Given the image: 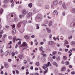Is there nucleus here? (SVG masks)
<instances>
[{"label":"nucleus","instance_id":"nucleus-1","mask_svg":"<svg viewBox=\"0 0 75 75\" xmlns=\"http://www.w3.org/2000/svg\"><path fill=\"white\" fill-rule=\"evenodd\" d=\"M50 64V62H48L47 64H44L43 66H42V68H43V69H45V71H44L43 72V74H46V73L48 72V68H47L49 67Z\"/></svg>","mask_w":75,"mask_h":75},{"label":"nucleus","instance_id":"nucleus-2","mask_svg":"<svg viewBox=\"0 0 75 75\" xmlns=\"http://www.w3.org/2000/svg\"><path fill=\"white\" fill-rule=\"evenodd\" d=\"M26 23L27 21L25 20L23 21V22H21L18 24L17 27H18V28H20V26H21V25L22 24H23L24 25H25L26 24Z\"/></svg>","mask_w":75,"mask_h":75},{"label":"nucleus","instance_id":"nucleus-3","mask_svg":"<svg viewBox=\"0 0 75 75\" xmlns=\"http://www.w3.org/2000/svg\"><path fill=\"white\" fill-rule=\"evenodd\" d=\"M32 16H33V12H30L28 14L26 17L27 18H30V17H31Z\"/></svg>","mask_w":75,"mask_h":75},{"label":"nucleus","instance_id":"nucleus-4","mask_svg":"<svg viewBox=\"0 0 75 75\" xmlns=\"http://www.w3.org/2000/svg\"><path fill=\"white\" fill-rule=\"evenodd\" d=\"M18 57L20 59H22V58L24 57V54L23 53H22L21 54L19 55Z\"/></svg>","mask_w":75,"mask_h":75},{"label":"nucleus","instance_id":"nucleus-5","mask_svg":"<svg viewBox=\"0 0 75 75\" xmlns=\"http://www.w3.org/2000/svg\"><path fill=\"white\" fill-rule=\"evenodd\" d=\"M25 46H27V43L25 42H23L21 47H25Z\"/></svg>","mask_w":75,"mask_h":75},{"label":"nucleus","instance_id":"nucleus-6","mask_svg":"<svg viewBox=\"0 0 75 75\" xmlns=\"http://www.w3.org/2000/svg\"><path fill=\"white\" fill-rule=\"evenodd\" d=\"M58 2L57 0L54 1L53 2V4L54 6H56L58 4Z\"/></svg>","mask_w":75,"mask_h":75},{"label":"nucleus","instance_id":"nucleus-7","mask_svg":"<svg viewBox=\"0 0 75 75\" xmlns=\"http://www.w3.org/2000/svg\"><path fill=\"white\" fill-rule=\"evenodd\" d=\"M48 44L49 45H52L54 44V41H50L48 42Z\"/></svg>","mask_w":75,"mask_h":75},{"label":"nucleus","instance_id":"nucleus-8","mask_svg":"<svg viewBox=\"0 0 75 75\" xmlns=\"http://www.w3.org/2000/svg\"><path fill=\"white\" fill-rule=\"evenodd\" d=\"M75 25V23L72 22L70 24L71 27L72 28H74V26Z\"/></svg>","mask_w":75,"mask_h":75},{"label":"nucleus","instance_id":"nucleus-9","mask_svg":"<svg viewBox=\"0 0 75 75\" xmlns=\"http://www.w3.org/2000/svg\"><path fill=\"white\" fill-rule=\"evenodd\" d=\"M62 7L64 9H67V6H66L65 3H63V4Z\"/></svg>","mask_w":75,"mask_h":75},{"label":"nucleus","instance_id":"nucleus-10","mask_svg":"<svg viewBox=\"0 0 75 75\" xmlns=\"http://www.w3.org/2000/svg\"><path fill=\"white\" fill-rule=\"evenodd\" d=\"M46 30H47V33H51V30L50 29L48 28H46Z\"/></svg>","mask_w":75,"mask_h":75},{"label":"nucleus","instance_id":"nucleus-11","mask_svg":"<svg viewBox=\"0 0 75 75\" xmlns=\"http://www.w3.org/2000/svg\"><path fill=\"white\" fill-rule=\"evenodd\" d=\"M4 66L5 68H8V65L7 63H4Z\"/></svg>","mask_w":75,"mask_h":75},{"label":"nucleus","instance_id":"nucleus-12","mask_svg":"<svg viewBox=\"0 0 75 75\" xmlns=\"http://www.w3.org/2000/svg\"><path fill=\"white\" fill-rule=\"evenodd\" d=\"M54 16H57L58 14V13L57 11H54Z\"/></svg>","mask_w":75,"mask_h":75},{"label":"nucleus","instance_id":"nucleus-13","mask_svg":"<svg viewBox=\"0 0 75 75\" xmlns=\"http://www.w3.org/2000/svg\"><path fill=\"white\" fill-rule=\"evenodd\" d=\"M53 64L54 65H55V66L56 67H58L57 63H56L55 62H53Z\"/></svg>","mask_w":75,"mask_h":75},{"label":"nucleus","instance_id":"nucleus-14","mask_svg":"<svg viewBox=\"0 0 75 75\" xmlns=\"http://www.w3.org/2000/svg\"><path fill=\"white\" fill-rule=\"evenodd\" d=\"M7 15H8V16H11V17H13V16H14V15L12 13H7Z\"/></svg>","mask_w":75,"mask_h":75},{"label":"nucleus","instance_id":"nucleus-15","mask_svg":"<svg viewBox=\"0 0 75 75\" xmlns=\"http://www.w3.org/2000/svg\"><path fill=\"white\" fill-rule=\"evenodd\" d=\"M57 52L56 51H54L52 52V54L53 55H55L57 54Z\"/></svg>","mask_w":75,"mask_h":75},{"label":"nucleus","instance_id":"nucleus-16","mask_svg":"<svg viewBox=\"0 0 75 75\" xmlns=\"http://www.w3.org/2000/svg\"><path fill=\"white\" fill-rule=\"evenodd\" d=\"M16 38H17V37H16V36H15V37H14L13 38V42L14 44L15 43V40H16Z\"/></svg>","mask_w":75,"mask_h":75},{"label":"nucleus","instance_id":"nucleus-17","mask_svg":"<svg viewBox=\"0 0 75 75\" xmlns=\"http://www.w3.org/2000/svg\"><path fill=\"white\" fill-rule=\"evenodd\" d=\"M28 6L30 7V8H31L32 6H33V4L32 3H30L28 4Z\"/></svg>","mask_w":75,"mask_h":75},{"label":"nucleus","instance_id":"nucleus-18","mask_svg":"<svg viewBox=\"0 0 75 75\" xmlns=\"http://www.w3.org/2000/svg\"><path fill=\"white\" fill-rule=\"evenodd\" d=\"M13 34H14L16 33V29H13L12 32Z\"/></svg>","mask_w":75,"mask_h":75},{"label":"nucleus","instance_id":"nucleus-19","mask_svg":"<svg viewBox=\"0 0 75 75\" xmlns=\"http://www.w3.org/2000/svg\"><path fill=\"white\" fill-rule=\"evenodd\" d=\"M26 13H27V11H26V10H23L22 11V13L23 14H26Z\"/></svg>","mask_w":75,"mask_h":75},{"label":"nucleus","instance_id":"nucleus-20","mask_svg":"<svg viewBox=\"0 0 75 75\" xmlns=\"http://www.w3.org/2000/svg\"><path fill=\"white\" fill-rule=\"evenodd\" d=\"M66 69V68L65 67H63L61 69V71H65Z\"/></svg>","mask_w":75,"mask_h":75},{"label":"nucleus","instance_id":"nucleus-21","mask_svg":"<svg viewBox=\"0 0 75 75\" xmlns=\"http://www.w3.org/2000/svg\"><path fill=\"white\" fill-rule=\"evenodd\" d=\"M7 47L8 48H10V49H11V48H12V47L11 45H8L7 46Z\"/></svg>","mask_w":75,"mask_h":75},{"label":"nucleus","instance_id":"nucleus-22","mask_svg":"<svg viewBox=\"0 0 75 75\" xmlns=\"http://www.w3.org/2000/svg\"><path fill=\"white\" fill-rule=\"evenodd\" d=\"M21 41H19L18 42V45H19L20 47H21Z\"/></svg>","mask_w":75,"mask_h":75},{"label":"nucleus","instance_id":"nucleus-23","mask_svg":"<svg viewBox=\"0 0 75 75\" xmlns=\"http://www.w3.org/2000/svg\"><path fill=\"white\" fill-rule=\"evenodd\" d=\"M52 21H50L49 23V26H51L52 25Z\"/></svg>","mask_w":75,"mask_h":75},{"label":"nucleus","instance_id":"nucleus-24","mask_svg":"<svg viewBox=\"0 0 75 75\" xmlns=\"http://www.w3.org/2000/svg\"><path fill=\"white\" fill-rule=\"evenodd\" d=\"M3 9L2 8L0 10V14H2V13H3Z\"/></svg>","mask_w":75,"mask_h":75},{"label":"nucleus","instance_id":"nucleus-25","mask_svg":"<svg viewBox=\"0 0 75 75\" xmlns=\"http://www.w3.org/2000/svg\"><path fill=\"white\" fill-rule=\"evenodd\" d=\"M41 54L42 55L43 57H47V55L46 54L43 53H41Z\"/></svg>","mask_w":75,"mask_h":75},{"label":"nucleus","instance_id":"nucleus-26","mask_svg":"<svg viewBox=\"0 0 75 75\" xmlns=\"http://www.w3.org/2000/svg\"><path fill=\"white\" fill-rule=\"evenodd\" d=\"M72 13H73V14H75V8H73L72 9Z\"/></svg>","mask_w":75,"mask_h":75},{"label":"nucleus","instance_id":"nucleus-27","mask_svg":"<svg viewBox=\"0 0 75 75\" xmlns=\"http://www.w3.org/2000/svg\"><path fill=\"white\" fill-rule=\"evenodd\" d=\"M36 65H37V66H39L40 65V63L38 62H37L35 63Z\"/></svg>","mask_w":75,"mask_h":75},{"label":"nucleus","instance_id":"nucleus-28","mask_svg":"<svg viewBox=\"0 0 75 75\" xmlns=\"http://www.w3.org/2000/svg\"><path fill=\"white\" fill-rule=\"evenodd\" d=\"M45 8H46V9H49V6L46 5L45 6Z\"/></svg>","mask_w":75,"mask_h":75},{"label":"nucleus","instance_id":"nucleus-29","mask_svg":"<svg viewBox=\"0 0 75 75\" xmlns=\"http://www.w3.org/2000/svg\"><path fill=\"white\" fill-rule=\"evenodd\" d=\"M24 37L26 39H28L29 38V37H28V36L27 35H25L24 36Z\"/></svg>","mask_w":75,"mask_h":75},{"label":"nucleus","instance_id":"nucleus-30","mask_svg":"<svg viewBox=\"0 0 75 75\" xmlns=\"http://www.w3.org/2000/svg\"><path fill=\"white\" fill-rule=\"evenodd\" d=\"M65 44H66V45H67V44H68L69 43H68V41H67V40H65Z\"/></svg>","mask_w":75,"mask_h":75},{"label":"nucleus","instance_id":"nucleus-31","mask_svg":"<svg viewBox=\"0 0 75 75\" xmlns=\"http://www.w3.org/2000/svg\"><path fill=\"white\" fill-rule=\"evenodd\" d=\"M56 59L57 61H59L61 59V58L60 57L58 56L57 58Z\"/></svg>","mask_w":75,"mask_h":75},{"label":"nucleus","instance_id":"nucleus-32","mask_svg":"<svg viewBox=\"0 0 75 75\" xmlns=\"http://www.w3.org/2000/svg\"><path fill=\"white\" fill-rule=\"evenodd\" d=\"M8 1V0H4V4H6L7 3Z\"/></svg>","mask_w":75,"mask_h":75},{"label":"nucleus","instance_id":"nucleus-33","mask_svg":"<svg viewBox=\"0 0 75 75\" xmlns=\"http://www.w3.org/2000/svg\"><path fill=\"white\" fill-rule=\"evenodd\" d=\"M23 63L25 64H27V61L25 60H23Z\"/></svg>","mask_w":75,"mask_h":75},{"label":"nucleus","instance_id":"nucleus-34","mask_svg":"<svg viewBox=\"0 0 75 75\" xmlns=\"http://www.w3.org/2000/svg\"><path fill=\"white\" fill-rule=\"evenodd\" d=\"M42 16H38V19H41L42 18Z\"/></svg>","mask_w":75,"mask_h":75},{"label":"nucleus","instance_id":"nucleus-35","mask_svg":"<svg viewBox=\"0 0 75 75\" xmlns=\"http://www.w3.org/2000/svg\"><path fill=\"white\" fill-rule=\"evenodd\" d=\"M75 44V42L74 41H73L71 42V44L72 45H74Z\"/></svg>","mask_w":75,"mask_h":75},{"label":"nucleus","instance_id":"nucleus-36","mask_svg":"<svg viewBox=\"0 0 75 75\" xmlns=\"http://www.w3.org/2000/svg\"><path fill=\"white\" fill-rule=\"evenodd\" d=\"M45 23L46 24L48 23V20H46L45 21Z\"/></svg>","mask_w":75,"mask_h":75},{"label":"nucleus","instance_id":"nucleus-37","mask_svg":"<svg viewBox=\"0 0 75 75\" xmlns=\"http://www.w3.org/2000/svg\"><path fill=\"white\" fill-rule=\"evenodd\" d=\"M3 33H4V32L3 30H0V34H3Z\"/></svg>","mask_w":75,"mask_h":75},{"label":"nucleus","instance_id":"nucleus-38","mask_svg":"<svg viewBox=\"0 0 75 75\" xmlns=\"http://www.w3.org/2000/svg\"><path fill=\"white\" fill-rule=\"evenodd\" d=\"M11 26L12 27V28H15V25H11Z\"/></svg>","mask_w":75,"mask_h":75},{"label":"nucleus","instance_id":"nucleus-39","mask_svg":"<svg viewBox=\"0 0 75 75\" xmlns=\"http://www.w3.org/2000/svg\"><path fill=\"white\" fill-rule=\"evenodd\" d=\"M12 61V60H11V59H9L8 60V62H11Z\"/></svg>","mask_w":75,"mask_h":75},{"label":"nucleus","instance_id":"nucleus-40","mask_svg":"<svg viewBox=\"0 0 75 75\" xmlns=\"http://www.w3.org/2000/svg\"><path fill=\"white\" fill-rule=\"evenodd\" d=\"M63 58L64 59H67V57L65 56H63Z\"/></svg>","mask_w":75,"mask_h":75},{"label":"nucleus","instance_id":"nucleus-41","mask_svg":"<svg viewBox=\"0 0 75 75\" xmlns=\"http://www.w3.org/2000/svg\"><path fill=\"white\" fill-rule=\"evenodd\" d=\"M72 38V36H70L68 37V38L69 40H71V39Z\"/></svg>","mask_w":75,"mask_h":75},{"label":"nucleus","instance_id":"nucleus-42","mask_svg":"<svg viewBox=\"0 0 75 75\" xmlns=\"http://www.w3.org/2000/svg\"><path fill=\"white\" fill-rule=\"evenodd\" d=\"M11 44H12V42H11V41H10L9 42V43H8V45H10Z\"/></svg>","mask_w":75,"mask_h":75},{"label":"nucleus","instance_id":"nucleus-43","mask_svg":"<svg viewBox=\"0 0 75 75\" xmlns=\"http://www.w3.org/2000/svg\"><path fill=\"white\" fill-rule=\"evenodd\" d=\"M3 52V49H0V54H1Z\"/></svg>","mask_w":75,"mask_h":75},{"label":"nucleus","instance_id":"nucleus-44","mask_svg":"<svg viewBox=\"0 0 75 75\" xmlns=\"http://www.w3.org/2000/svg\"><path fill=\"white\" fill-rule=\"evenodd\" d=\"M65 64L66 65H69V62L67 61L65 62Z\"/></svg>","mask_w":75,"mask_h":75},{"label":"nucleus","instance_id":"nucleus-45","mask_svg":"<svg viewBox=\"0 0 75 75\" xmlns=\"http://www.w3.org/2000/svg\"><path fill=\"white\" fill-rule=\"evenodd\" d=\"M42 47H41L39 48L40 51H42Z\"/></svg>","mask_w":75,"mask_h":75},{"label":"nucleus","instance_id":"nucleus-46","mask_svg":"<svg viewBox=\"0 0 75 75\" xmlns=\"http://www.w3.org/2000/svg\"><path fill=\"white\" fill-rule=\"evenodd\" d=\"M8 38L9 39H10V40H11L12 39V36H10L8 37Z\"/></svg>","mask_w":75,"mask_h":75},{"label":"nucleus","instance_id":"nucleus-47","mask_svg":"<svg viewBox=\"0 0 75 75\" xmlns=\"http://www.w3.org/2000/svg\"><path fill=\"white\" fill-rule=\"evenodd\" d=\"M62 16H64L65 15V12H63L62 13Z\"/></svg>","mask_w":75,"mask_h":75},{"label":"nucleus","instance_id":"nucleus-48","mask_svg":"<svg viewBox=\"0 0 75 75\" xmlns=\"http://www.w3.org/2000/svg\"><path fill=\"white\" fill-rule=\"evenodd\" d=\"M42 26V27H44V26H45V27H47V25H45L44 24H42L41 25Z\"/></svg>","mask_w":75,"mask_h":75},{"label":"nucleus","instance_id":"nucleus-49","mask_svg":"<svg viewBox=\"0 0 75 75\" xmlns=\"http://www.w3.org/2000/svg\"><path fill=\"white\" fill-rule=\"evenodd\" d=\"M14 55H15V53H14V52H12V57H14Z\"/></svg>","mask_w":75,"mask_h":75},{"label":"nucleus","instance_id":"nucleus-50","mask_svg":"<svg viewBox=\"0 0 75 75\" xmlns=\"http://www.w3.org/2000/svg\"><path fill=\"white\" fill-rule=\"evenodd\" d=\"M6 28H7V29H8L9 28H10V27L8 25H6Z\"/></svg>","mask_w":75,"mask_h":75},{"label":"nucleus","instance_id":"nucleus-51","mask_svg":"<svg viewBox=\"0 0 75 75\" xmlns=\"http://www.w3.org/2000/svg\"><path fill=\"white\" fill-rule=\"evenodd\" d=\"M70 51H69L68 52V53H71V52H72V50H70Z\"/></svg>","mask_w":75,"mask_h":75},{"label":"nucleus","instance_id":"nucleus-52","mask_svg":"<svg viewBox=\"0 0 75 75\" xmlns=\"http://www.w3.org/2000/svg\"><path fill=\"white\" fill-rule=\"evenodd\" d=\"M71 74L72 75H74L75 74V72L74 71H72L71 72Z\"/></svg>","mask_w":75,"mask_h":75},{"label":"nucleus","instance_id":"nucleus-53","mask_svg":"<svg viewBox=\"0 0 75 75\" xmlns=\"http://www.w3.org/2000/svg\"><path fill=\"white\" fill-rule=\"evenodd\" d=\"M62 4V2L61 1H60L59 3V5H61V4Z\"/></svg>","mask_w":75,"mask_h":75},{"label":"nucleus","instance_id":"nucleus-54","mask_svg":"<svg viewBox=\"0 0 75 75\" xmlns=\"http://www.w3.org/2000/svg\"><path fill=\"white\" fill-rule=\"evenodd\" d=\"M40 45H43L44 44V42H40Z\"/></svg>","mask_w":75,"mask_h":75},{"label":"nucleus","instance_id":"nucleus-55","mask_svg":"<svg viewBox=\"0 0 75 75\" xmlns=\"http://www.w3.org/2000/svg\"><path fill=\"white\" fill-rule=\"evenodd\" d=\"M16 74H19V71H18L17 70H16Z\"/></svg>","mask_w":75,"mask_h":75},{"label":"nucleus","instance_id":"nucleus-56","mask_svg":"<svg viewBox=\"0 0 75 75\" xmlns=\"http://www.w3.org/2000/svg\"><path fill=\"white\" fill-rule=\"evenodd\" d=\"M39 69L38 68L36 67L35 68V71H38V70Z\"/></svg>","mask_w":75,"mask_h":75},{"label":"nucleus","instance_id":"nucleus-57","mask_svg":"<svg viewBox=\"0 0 75 75\" xmlns=\"http://www.w3.org/2000/svg\"><path fill=\"white\" fill-rule=\"evenodd\" d=\"M69 67L70 68H72V66L71 65H69Z\"/></svg>","mask_w":75,"mask_h":75},{"label":"nucleus","instance_id":"nucleus-58","mask_svg":"<svg viewBox=\"0 0 75 75\" xmlns=\"http://www.w3.org/2000/svg\"><path fill=\"white\" fill-rule=\"evenodd\" d=\"M53 39L54 40V41H56L57 40V38H55L54 37L53 38Z\"/></svg>","mask_w":75,"mask_h":75},{"label":"nucleus","instance_id":"nucleus-59","mask_svg":"<svg viewBox=\"0 0 75 75\" xmlns=\"http://www.w3.org/2000/svg\"><path fill=\"white\" fill-rule=\"evenodd\" d=\"M6 37H7V35H6V34L4 35L3 36V37H4V38H6Z\"/></svg>","mask_w":75,"mask_h":75},{"label":"nucleus","instance_id":"nucleus-60","mask_svg":"<svg viewBox=\"0 0 75 75\" xmlns=\"http://www.w3.org/2000/svg\"><path fill=\"white\" fill-rule=\"evenodd\" d=\"M65 52H67V51H68V49H66L65 50Z\"/></svg>","mask_w":75,"mask_h":75},{"label":"nucleus","instance_id":"nucleus-61","mask_svg":"<svg viewBox=\"0 0 75 75\" xmlns=\"http://www.w3.org/2000/svg\"><path fill=\"white\" fill-rule=\"evenodd\" d=\"M31 37H32V38H34V37H35V36L34 35H32L31 36Z\"/></svg>","mask_w":75,"mask_h":75},{"label":"nucleus","instance_id":"nucleus-62","mask_svg":"<svg viewBox=\"0 0 75 75\" xmlns=\"http://www.w3.org/2000/svg\"><path fill=\"white\" fill-rule=\"evenodd\" d=\"M30 69H31V70H33V66H31L30 67Z\"/></svg>","mask_w":75,"mask_h":75},{"label":"nucleus","instance_id":"nucleus-63","mask_svg":"<svg viewBox=\"0 0 75 75\" xmlns=\"http://www.w3.org/2000/svg\"><path fill=\"white\" fill-rule=\"evenodd\" d=\"M19 17H20V18H23V16L21 15H20Z\"/></svg>","mask_w":75,"mask_h":75},{"label":"nucleus","instance_id":"nucleus-64","mask_svg":"<svg viewBox=\"0 0 75 75\" xmlns=\"http://www.w3.org/2000/svg\"><path fill=\"white\" fill-rule=\"evenodd\" d=\"M34 75H39V74L38 73H36Z\"/></svg>","mask_w":75,"mask_h":75}]
</instances>
